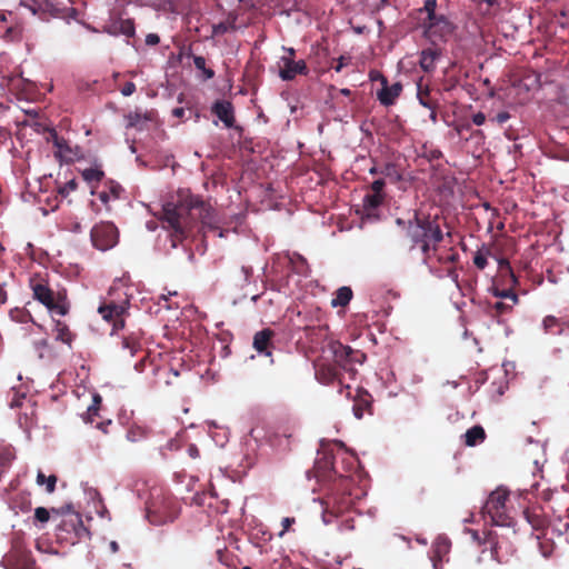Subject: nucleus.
<instances>
[{
	"instance_id": "c9c22d12",
	"label": "nucleus",
	"mask_w": 569,
	"mask_h": 569,
	"mask_svg": "<svg viewBox=\"0 0 569 569\" xmlns=\"http://www.w3.org/2000/svg\"><path fill=\"white\" fill-rule=\"evenodd\" d=\"M193 63L198 70L203 72V78L206 80L212 79L214 77V71L211 68L206 67V59L203 57L194 56Z\"/></svg>"
},
{
	"instance_id": "aec40b11",
	"label": "nucleus",
	"mask_w": 569,
	"mask_h": 569,
	"mask_svg": "<svg viewBox=\"0 0 569 569\" xmlns=\"http://www.w3.org/2000/svg\"><path fill=\"white\" fill-rule=\"evenodd\" d=\"M353 415L361 419L366 411L371 410V396L365 390H358L353 402Z\"/></svg>"
},
{
	"instance_id": "c85d7f7f",
	"label": "nucleus",
	"mask_w": 569,
	"mask_h": 569,
	"mask_svg": "<svg viewBox=\"0 0 569 569\" xmlns=\"http://www.w3.org/2000/svg\"><path fill=\"white\" fill-rule=\"evenodd\" d=\"M122 349L128 350L131 357L136 356L139 351L142 350V346L140 340L133 335H129L122 338L121 341Z\"/></svg>"
},
{
	"instance_id": "680f3d73",
	"label": "nucleus",
	"mask_w": 569,
	"mask_h": 569,
	"mask_svg": "<svg viewBox=\"0 0 569 569\" xmlns=\"http://www.w3.org/2000/svg\"><path fill=\"white\" fill-rule=\"evenodd\" d=\"M188 453L191 458H198L200 456L199 449L197 448L196 445H190L188 447Z\"/></svg>"
},
{
	"instance_id": "5fc2aeb1",
	"label": "nucleus",
	"mask_w": 569,
	"mask_h": 569,
	"mask_svg": "<svg viewBox=\"0 0 569 569\" xmlns=\"http://www.w3.org/2000/svg\"><path fill=\"white\" fill-rule=\"evenodd\" d=\"M486 121V114L483 112H477L472 116V122L476 126H482Z\"/></svg>"
},
{
	"instance_id": "69168bd1",
	"label": "nucleus",
	"mask_w": 569,
	"mask_h": 569,
	"mask_svg": "<svg viewBox=\"0 0 569 569\" xmlns=\"http://www.w3.org/2000/svg\"><path fill=\"white\" fill-rule=\"evenodd\" d=\"M172 114L177 118H181L183 117L184 114V109L183 108H176L172 110Z\"/></svg>"
},
{
	"instance_id": "4d7b16f0",
	"label": "nucleus",
	"mask_w": 569,
	"mask_h": 569,
	"mask_svg": "<svg viewBox=\"0 0 569 569\" xmlns=\"http://www.w3.org/2000/svg\"><path fill=\"white\" fill-rule=\"evenodd\" d=\"M148 358H149L148 355L144 353L143 357L134 365V369L138 372H142L144 370Z\"/></svg>"
},
{
	"instance_id": "4468645a",
	"label": "nucleus",
	"mask_w": 569,
	"mask_h": 569,
	"mask_svg": "<svg viewBox=\"0 0 569 569\" xmlns=\"http://www.w3.org/2000/svg\"><path fill=\"white\" fill-rule=\"evenodd\" d=\"M101 397L100 395H94L92 398V403L88 407L86 415L83 416V419L88 423H96V427L100 430H102L104 433L108 432V427L112 423L111 420L106 421H97V418H99V411L101 406Z\"/></svg>"
},
{
	"instance_id": "a211bd4d",
	"label": "nucleus",
	"mask_w": 569,
	"mask_h": 569,
	"mask_svg": "<svg viewBox=\"0 0 569 569\" xmlns=\"http://www.w3.org/2000/svg\"><path fill=\"white\" fill-rule=\"evenodd\" d=\"M523 516L535 530H543L548 526V519L540 507L526 509Z\"/></svg>"
},
{
	"instance_id": "f03ea898",
	"label": "nucleus",
	"mask_w": 569,
	"mask_h": 569,
	"mask_svg": "<svg viewBox=\"0 0 569 569\" xmlns=\"http://www.w3.org/2000/svg\"><path fill=\"white\" fill-rule=\"evenodd\" d=\"M315 472L318 481L323 482L326 490V495L321 498L322 520L329 525L351 508V489L355 481L351 476L337 470L336 458L331 453H325L317 460Z\"/></svg>"
},
{
	"instance_id": "f8f14e48",
	"label": "nucleus",
	"mask_w": 569,
	"mask_h": 569,
	"mask_svg": "<svg viewBox=\"0 0 569 569\" xmlns=\"http://www.w3.org/2000/svg\"><path fill=\"white\" fill-rule=\"evenodd\" d=\"M316 378L322 385L342 383V372L333 363H321L316 367Z\"/></svg>"
},
{
	"instance_id": "1a4fd4ad",
	"label": "nucleus",
	"mask_w": 569,
	"mask_h": 569,
	"mask_svg": "<svg viewBox=\"0 0 569 569\" xmlns=\"http://www.w3.org/2000/svg\"><path fill=\"white\" fill-rule=\"evenodd\" d=\"M129 302L122 303L114 301L103 302L99 306L98 312L103 320L112 323V330L118 331L124 328V317L128 315Z\"/></svg>"
},
{
	"instance_id": "0e129e2a",
	"label": "nucleus",
	"mask_w": 569,
	"mask_h": 569,
	"mask_svg": "<svg viewBox=\"0 0 569 569\" xmlns=\"http://www.w3.org/2000/svg\"><path fill=\"white\" fill-rule=\"evenodd\" d=\"M99 199L103 202V203H108L110 197H109V193L106 192V191H101L99 192Z\"/></svg>"
},
{
	"instance_id": "603ef678",
	"label": "nucleus",
	"mask_w": 569,
	"mask_h": 569,
	"mask_svg": "<svg viewBox=\"0 0 569 569\" xmlns=\"http://www.w3.org/2000/svg\"><path fill=\"white\" fill-rule=\"evenodd\" d=\"M493 309L496 311V316H500V315H503L505 312H507L508 310H510L511 306H509L505 302L498 301L493 305Z\"/></svg>"
},
{
	"instance_id": "ea45409f",
	"label": "nucleus",
	"mask_w": 569,
	"mask_h": 569,
	"mask_svg": "<svg viewBox=\"0 0 569 569\" xmlns=\"http://www.w3.org/2000/svg\"><path fill=\"white\" fill-rule=\"evenodd\" d=\"M436 8H437V0H426L425 6L420 11H423L427 13V21L430 22L431 20H435L438 16L436 14Z\"/></svg>"
},
{
	"instance_id": "79ce46f5",
	"label": "nucleus",
	"mask_w": 569,
	"mask_h": 569,
	"mask_svg": "<svg viewBox=\"0 0 569 569\" xmlns=\"http://www.w3.org/2000/svg\"><path fill=\"white\" fill-rule=\"evenodd\" d=\"M78 187L76 179H71L66 182L63 186H60L58 191L62 197L69 196L72 191H74Z\"/></svg>"
},
{
	"instance_id": "412c9836",
	"label": "nucleus",
	"mask_w": 569,
	"mask_h": 569,
	"mask_svg": "<svg viewBox=\"0 0 569 569\" xmlns=\"http://www.w3.org/2000/svg\"><path fill=\"white\" fill-rule=\"evenodd\" d=\"M54 156L56 158L64 161L67 163L73 162L77 158V152L71 148L69 142L61 138L60 140H54Z\"/></svg>"
},
{
	"instance_id": "39448f33",
	"label": "nucleus",
	"mask_w": 569,
	"mask_h": 569,
	"mask_svg": "<svg viewBox=\"0 0 569 569\" xmlns=\"http://www.w3.org/2000/svg\"><path fill=\"white\" fill-rule=\"evenodd\" d=\"M30 288L33 298L43 305L50 312L59 316H67L70 310L67 290L54 291L50 288L48 281L39 276L30 279Z\"/></svg>"
},
{
	"instance_id": "e433bc0d",
	"label": "nucleus",
	"mask_w": 569,
	"mask_h": 569,
	"mask_svg": "<svg viewBox=\"0 0 569 569\" xmlns=\"http://www.w3.org/2000/svg\"><path fill=\"white\" fill-rule=\"evenodd\" d=\"M10 317L13 321L20 323H27L33 321L32 315L28 310L14 309L10 311Z\"/></svg>"
},
{
	"instance_id": "0eeeda50",
	"label": "nucleus",
	"mask_w": 569,
	"mask_h": 569,
	"mask_svg": "<svg viewBox=\"0 0 569 569\" xmlns=\"http://www.w3.org/2000/svg\"><path fill=\"white\" fill-rule=\"evenodd\" d=\"M330 347L333 353V365H336L341 372L348 373L349 377L353 379L357 373L355 366L361 365L366 359V355L340 342H332Z\"/></svg>"
},
{
	"instance_id": "bb28decb",
	"label": "nucleus",
	"mask_w": 569,
	"mask_h": 569,
	"mask_svg": "<svg viewBox=\"0 0 569 569\" xmlns=\"http://www.w3.org/2000/svg\"><path fill=\"white\" fill-rule=\"evenodd\" d=\"M380 174L388 178L391 182H398L402 179V171L397 163L388 162L380 169Z\"/></svg>"
},
{
	"instance_id": "49530a36",
	"label": "nucleus",
	"mask_w": 569,
	"mask_h": 569,
	"mask_svg": "<svg viewBox=\"0 0 569 569\" xmlns=\"http://www.w3.org/2000/svg\"><path fill=\"white\" fill-rule=\"evenodd\" d=\"M495 295H496V297H499V298L510 299L513 305L518 302V296L511 289L501 290V291L497 290L495 292Z\"/></svg>"
},
{
	"instance_id": "7c9ffc66",
	"label": "nucleus",
	"mask_w": 569,
	"mask_h": 569,
	"mask_svg": "<svg viewBox=\"0 0 569 569\" xmlns=\"http://www.w3.org/2000/svg\"><path fill=\"white\" fill-rule=\"evenodd\" d=\"M56 332H57V340H60L61 342L63 343H67V345H70L72 339H73V335L72 332L70 331L69 327L67 323H64L63 321H56Z\"/></svg>"
},
{
	"instance_id": "9b49d317",
	"label": "nucleus",
	"mask_w": 569,
	"mask_h": 569,
	"mask_svg": "<svg viewBox=\"0 0 569 569\" xmlns=\"http://www.w3.org/2000/svg\"><path fill=\"white\" fill-rule=\"evenodd\" d=\"M450 548L451 542L447 537L439 536L436 538L430 549V559L433 569H441L442 562L447 559Z\"/></svg>"
},
{
	"instance_id": "c756f323",
	"label": "nucleus",
	"mask_w": 569,
	"mask_h": 569,
	"mask_svg": "<svg viewBox=\"0 0 569 569\" xmlns=\"http://www.w3.org/2000/svg\"><path fill=\"white\" fill-rule=\"evenodd\" d=\"M542 326L547 333L559 335L562 332V322L555 316L545 317Z\"/></svg>"
},
{
	"instance_id": "5701e85b",
	"label": "nucleus",
	"mask_w": 569,
	"mask_h": 569,
	"mask_svg": "<svg viewBox=\"0 0 569 569\" xmlns=\"http://www.w3.org/2000/svg\"><path fill=\"white\" fill-rule=\"evenodd\" d=\"M386 194H378L369 192L363 197V210L368 216H372L373 212L383 203Z\"/></svg>"
},
{
	"instance_id": "f704fd0d",
	"label": "nucleus",
	"mask_w": 569,
	"mask_h": 569,
	"mask_svg": "<svg viewBox=\"0 0 569 569\" xmlns=\"http://www.w3.org/2000/svg\"><path fill=\"white\" fill-rule=\"evenodd\" d=\"M439 243L440 242L418 241L417 244L420 246L425 261H428L431 258V252L437 254Z\"/></svg>"
},
{
	"instance_id": "c03bdc74",
	"label": "nucleus",
	"mask_w": 569,
	"mask_h": 569,
	"mask_svg": "<svg viewBox=\"0 0 569 569\" xmlns=\"http://www.w3.org/2000/svg\"><path fill=\"white\" fill-rule=\"evenodd\" d=\"M34 519L41 523H46L50 519V511L44 507H38L34 509Z\"/></svg>"
},
{
	"instance_id": "2f4dec72",
	"label": "nucleus",
	"mask_w": 569,
	"mask_h": 569,
	"mask_svg": "<svg viewBox=\"0 0 569 569\" xmlns=\"http://www.w3.org/2000/svg\"><path fill=\"white\" fill-rule=\"evenodd\" d=\"M81 176L83 180H86L88 183H99L103 177L104 172L100 168H87L81 172Z\"/></svg>"
},
{
	"instance_id": "9d476101",
	"label": "nucleus",
	"mask_w": 569,
	"mask_h": 569,
	"mask_svg": "<svg viewBox=\"0 0 569 569\" xmlns=\"http://www.w3.org/2000/svg\"><path fill=\"white\" fill-rule=\"evenodd\" d=\"M309 72L305 60H292L290 58H280L279 77L283 81L293 80L298 74L307 76Z\"/></svg>"
},
{
	"instance_id": "052dcab7",
	"label": "nucleus",
	"mask_w": 569,
	"mask_h": 569,
	"mask_svg": "<svg viewBox=\"0 0 569 569\" xmlns=\"http://www.w3.org/2000/svg\"><path fill=\"white\" fill-rule=\"evenodd\" d=\"M355 528V525H353V519H346L341 526H340V530H352Z\"/></svg>"
},
{
	"instance_id": "72a5a7b5",
	"label": "nucleus",
	"mask_w": 569,
	"mask_h": 569,
	"mask_svg": "<svg viewBox=\"0 0 569 569\" xmlns=\"http://www.w3.org/2000/svg\"><path fill=\"white\" fill-rule=\"evenodd\" d=\"M436 257L440 263H455L459 259L458 252L452 247L448 250L437 252Z\"/></svg>"
},
{
	"instance_id": "f257e3e1",
	"label": "nucleus",
	"mask_w": 569,
	"mask_h": 569,
	"mask_svg": "<svg viewBox=\"0 0 569 569\" xmlns=\"http://www.w3.org/2000/svg\"><path fill=\"white\" fill-rule=\"evenodd\" d=\"M161 221L163 228L171 230L173 248L191 233L198 222L203 229H217L214 211L211 206L189 190H179L177 201L167 202L162 207Z\"/></svg>"
},
{
	"instance_id": "20e7f679",
	"label": "nucleus",
	"mask_w": 569,
	"mask_h": 569,
	"mask_svg": "<svg viewBox=\"0 0 569 569\" xmlns=\"http://www.w3.org/2000/svg\"><path fill=\"white\" fill-rule=\"evenodd\" d=\"M51 511L61 517L57 525V537L59 540L76 545L82 540L89 539L90 531L84 527L81 515L73 511L70 505L61 509L52 508Z\"/></svg>"
},
{
	"instance_id": "13d9d810",
	"label": "nucleus",
	"mask_w": 569,
	"mask_h": 569,
	"mask_svg": "<svg viewBox=\"0 0 569 569\" xmlns=\"http://www.w3.org/2000/svg\"><path fill=\"white\" fill-rule=\"evenodd\" d=\"M47 132H48V137H47V140L48 141H51L53 144H54V140H60L61 137H59L58 132L56 131V129L53 128H48L47 129Z\"/></svg>"
},
{
	"instance_id": "423d86ee",
	"label": "nucleus",
	"mask_w": 569,
	"mask_h": 569,
	"mask_svg": "<svg viewBox=\"0 0 569 569\" xmlns=\"http://www.w3.org/2000/svg\"><path fill=\"white\" fill-rule=\"evenodd\" d=\"M508 500L509 491L506 488L499 487L493 490L482 507L485 519H489L496 526H511L512 518L509 516Z\"/></svg>"
},
{
	"instance_id": "bf43d9fd",
	"label": "nucleus",
	"mask_w": 569,
	"mask_h": 569,
	"mask_svg": "<svg viewBox=\"0 0 569 569\" xmlns=\"http://www.w3.org/2000/svg\"><path fill=\"white\" fill-rule=\"evenodd\" d=\"M110 192L112 193L113 198H119L120 193L122 192V188L120 184L111 182Z\"/></svg>"
},
{
	"instance_id": "6e6552de",
	"label": "nucleus",
	"mask_w": 569,
	"mask_h": 569,
	"mask_svg": "<svg viewBox=\"0 0 569 569\" xmlns=\"http://www.w3.org/2000/svg\"><path fill=\"white\" fill-rule=\"evenodd\" d=\"M90 238L94 248L106 251L118 243L119 230L112 222L101 221L92 227Z\"/></svg>"
},
{
	"instance_id": "a878e982",
	"label": "nucleus",
	"mask_w": 569,
	"mask_h": 569,
	"mask_svg": "<svg viewBox=\"0 0 569 569\" xmlns=\"http://www.w3.org/2000/svg\"><path fill=\"white\" fill-rule=\"evenodd\" d=\"M352 290L350 287H341L336 291L335 298L331 301L332 307H346L352 299Z\"/></svg>"
},
{
	"instance_id": "ddd939ff",
	"label": "nucleus",
	"mask_w": 569,
	"mask_h": 569,
	"mask_svg": "<svg viewBox=\"0 0 569 569\" xmlns=\"http://www.w3.org/2000/svg\"><path fill=\"white\" fill-rule=\"evenodd\" d=\"M274 337V331L270 328L262 329L253 336V348L254 350L266 357L271 356V350L273 348L272 339Z\"/></svg>"
},
{
	"instance_id": "58836bf2",
	"label": "nucleus",
	"mask_w": 569,
	"mask_h": 569,
	"mask_svg": "<svg viewBox=\"0 0 569 569\" xmlns=\"http://www.w3.org/2000/svg\"><path fill=\"white\" fill-rule=\"evenodd\" d=\"M292 263H293V269L297 273L305 274V276L308 274L309 266H308L307 260L302 256L296 254V258L292 259Z\"/></svg>"
},
{
	"instance_id": "338daca9",
	"label": "nucleus",
	"mask_w": 569,
	"mask_h": 569,
	"mask_svg": "<svg viewBox=\"0 0 569 569\" xmlns=\"http://www.w3.org/2000/svg\"><path fill=\"white\" fill-rule=\"evenodd\" d=\"M430 110V120L436 123L437 122V108H428Z\"/></svg>"
},
{
	"instance_id": "09e8293b",
	"label": "nucleus",
	"mask_w": 569,
	"mask_h": 569,
	"mask_svg": "<svg viewBox=\"0 0 569 569\" xmlns=\"http://www.w3.org/2000/svg\"><path fill=\"white\" fill-rule=\"evenodd\" d=\"M453 129L459 137H462L463 132H469L472 130L471 124L469 122L455 123Z\"/></svg>"
},
{
	"instance_id": "37998d69",
	"label": "nucleus",
	"mask_w": 569,
	"mask_h": 569,
	"mask_svg": "<svg viewBox=\"0 0 569 569\" xmlns=\"http://www.w3.org/2000/svg\"><path fill=\"white\" fill-rule=\"evenodd\" d=\"M487 542H489L491 545V553H492V557L498 561V562H502L500 556H499V542L498 541H495V538H493V533L490 531L488 532V536H487Z\"/></svg>"
},
{
	"instance_id": "6ab92c4d",
	"label": "nucleus",
	"mask_w": 569,
	"mask_h": 569,
	"mask_svg": "<svg viewBox=\"0 0 569 569\" xmlns=\"http://www.w3.org/2000/svg\"><path fill=\"white\" fill-rule=\"evenodd\" d=\"M440 57V51L436 48L423 49L420 53L419 66L425 72H432L436 69V61Z\"/></svg>"
},
{
	"instance_id": "e2e57ef3",
	"label": "nucleus",
	"mask_w": 569,
	"mask_h": 569,
	"mask_svg": "<svg viewBox=\"0 0 569 569\" xmlns=\"http://www.w3.org/2000/svg\"><path fill=\"white\" fill-rule=\"evenodd\" d=\"M283 50L286 51V56H283L282 58H290L292 60H295L296 58V50L293 48H283Z\"/></svg>"
},
{
	"instance_id": "8fccbe9b",
	"label": "nucleus",
	"mask_w": 569,
	"mask_h": 569,
	"mask_svg": "<svg viewBox=\"0 0 569 569\" xmlns=\"http://www.w3.org/2000/svg\"><path fill=\"white\" fill-rule=\"evenodd\" d=\"M296 522V519L292 518V517H286L282 519L281 521V527H282V530L281 532L279 533V536H283L284 532L289 531L291 526Z\"/></svg>"
},
{
	"instance_id": "3c124183",
	"label": "nucleus",
	"mask_w": 569,
	"mask_h": 569,
	"mask_svg": "<svg viewBox=\"0 0 569 569\" xmlns=\"http://www.w3.org/2000/svg\"><path fill=\"white\" fill-rule=\"evenodd\" d=\"M121 93L124 97H129L134 93L136 91V84L131 81L126 82L122 88L120 89Z\"/></svg>"
},
{
	"instance_id": "864d4df0",
	"label": "nucleus",
	"mask_w": 569,
	"mask_h": 569,
	"mask_svg": "<svg viewBox=\"0 0 569 569\" xmlns=\"http://www.w3.org/2000/svg\"><path fill=\"white\" fill-rule=\"evenodd\" d=\"M510 119V113L507 111L499 112L492 120L499 124H503Z\"/></svg>"
},
{
	"instance_id": "4c0bfd02",
	"label": "nucleus",
	"mask_w": 569,
	"mask_h": 569,
	"mask_svg": "<svg viewBox=\"0 0 569 569\" xmlns=\"http://www.w3.org/2000/svg\"><path fill=\"white\" fill-rule=\"evenodd\" d=\"M37 483L38 485H43L46 483L47 485V491L49 493L53 492L54 489H56V483H57V477L54 475H51L49 476L48 478L44 476V473H42L41 471L38 472L37 475Z\"/></svg>"
},
{
	"instance_id": "a19ab883",
	"label": "nucleus",
	"mask_w": 569,
	"mask_h": 569,
	"mask_svg": "<svg viewBox=\"0 0 569 569\" xmlns=\"http://www.w3.org/2000/svg\"><path fill=\"white\" fill-rule=\"evenodd\" d=\"M121 32L127 37H133L136 29L134 23L131 19L122 20L120 24Z\"/></svg>"
},
{
	"instance_id": "4be33fe9",
	"label": "nucleus",
	"mask_w": 569,
	"mask_h": 569,
	"mask_svg": "<svg viewBox=\"0 0 569 569\" xmlns=\"http://www.w3.org/2000/svg\"><path fill=\"white\" fill-rule=\"evenodd\" d=\"M417 98L425 108H438V100L432 97L429 86L423 84L422 81L417 83Z\"/></svg>"
},
{
	"instance_id": "6e6d98bb",
	"label": "nucleus",
	"mask_w": 569,
	"mask_h": 569,
	"mask_svg": "<svg viewBox=\"0 0 569 569\" xmlns=\"http://www.w3.org/2000/svg\"><path fill=\"white\" fill-rule=\"evenodd\" d=\"M160 42V38L157 33H149L146 37V43L149 46H156Z\"/></svg>"
},
{
	"instance_id": "7ed1b4c3",
	"label": "nucleus",
	"mask_w": 569,
	"mask_h": 569,
	"mask_svg": "<svg viewBox=\"0 0 569 569\" xmlns=\"http://www.w3.org/2000/svg\"><path fill=\"white\" fill-rule=\"evenodd\" d=\"M441 220L439 216L423 214L415 211L413 218L407 222L398 218L396 223L406 229L407 237L411 240L412 247L417 246L418 241L442 242L445 233L441 228Z\"/></svg>"
},
{
	"instance_id": "dca6fc26",
	"label": "nucleus",
	"mask_w": 569,
	"mask_h": 569,
	"mask_svg": "<svg viewBox=\"0 0 569 569\" xmlns=\"http://www.w3.org/2000/svg\"><path fill=\"white\" fill-rule=\"evenodd\" d=\"M426 24V33L429 38L438 37L443 39L448 34L452 32L451 23L443 17L439 16L435 20L430 22H425Z\"/></svg>"
},
{
	"instance_id": "cd10ccee",
	"label": "nucleus",
	"mask_w": 569,
	"mask_h": 569,
	"mask_svg": "<svg viewBox=\"0 0 569 569\" xmlns=\"http://www.w3.org/2000/svg\"><path fill=\"white\" fill-rule=\"evenodd\" d=\"M238 16L234 12H229L228 17L224 21L219 22L218 24L213 26L214 33H227L229 31H233L237 29L236 22H237Z\"/></svg>"
},
{
	"instance_id": "774afa93",
	"label": "nucleus",
	"mask_w": 569,
	"mask_h": 569,
	"mask_svg": "<svg viewBox=\"0 0 569 569\" xmlns=\"http://www.w3.org/2000/svg\"><path fill=\"white\" fill-rule=\"evenodd\" d=\"M109 548H110V550H111V552H112V553H116V552H118V551H119V545H118V542H117V541H111V542L109 543Z\"/></svg>"
},
{
	"instance_id": "473e14b6",
	"label": "nucleus",
	"mask_w": 569,
	"mask_h": 569,
	"mask_svg": "<svg viewBox=\"0 0 569 569\" xmlns=\"http://www.w3.org/2000/svg\"><path fill=\"white\" fill-rule=\"evenodd\" d=\"M490 254V250L482 247L481 249L477 250L473 256V264L480 269L483 270L488 264V256Z\"/></svg>"
},
{
	"instance_id": "393cba45",
	"label": "nucleus",
	"mask_w": 569,
	"mask_h": 569,
	"mask_svg": "<svg viewBox=\"0 0 569 569\" xmlns=\"http://www.w3.org/2000/svg\"><path fill=\"white\" fill-rule=\"evenodd\" d=\"M160 513H161V511L154 505H152L148 508V517L152 523L160 525V523H164L168 521L171 522L177 518L176 510H171L168 515H163V516Z\"/></svg>"
},
{
	"instance_id": "f3484780",
	"label": "nucleus",
	"mask_w": 569,
	"mask_h": 569,
	"mask_svg": "<svg viewBox=\"0 0 569 569\" xmlns=\"http://www.w3.org/2000/svg\"><path fill=\"white\" fill-rule=\"evenodd\" d=\"M211 111L214 116L223 122L227 128H232L234 124V111L230 101L218 100L213 103Z\"/></svg>"
},
{
	"instance_id": "2eb2a0df",
	"label": "nucleus",
	"mask_w": 569,
	"mask_h": 569,
	"mask_svg": "<svg viewBox=\"0 0 569 569\" xmlns=\"http://www.w3.org/2000/svg\"><path fill=\"white\" fill-rule=\"evenodd\" d=\"M381 83L382 88L378 91V100L386 107L392 106L400 96L402 86L400 82L388 86V81L385 77L381 78Z\"/></svg>"
},
{
	"instance_id": "b1692460",
	"label": "nucleus",
	"mask_w": 569,
	"mask_h": 569,
	"mask_svg": "<svg viewBox=\"0 0 569 569\" xmlns=\"http://www.w3.org/2000/svg\"><path fill=\"white\" fill-rule=\"evenodd\" d=\"M486 439L485 429L477 425L468 429L465 433V443L466 446L473 447L478 443H481Z\"/></svg>"
},
{
	"instance_id": "a18cd8bd",
	"label": "nucleus",
	"mask_w": 569,
	"mask_h": 569,
	"mask_svg": "<svg viewBox=\"0 0 569 569\" xmlns=\"http://www.w3.org/2000/svg\"><path fill=\"white\" fill-rule=\"evenodd\" d=\"M499 270L501 272L508 273L511 277L513 283L518 282L517 277H516V274H515V272H513V270H512V268L510 266V262L507 259H500L499 260Z\"/></svg>"
},
{
	"instance_id": "de8ad7c7",
	"label": "nucleus",
	"mask_w": 569,
	"mask_h": 569,
	"mask_svg": "<svg viewBox=\"0 0 569 569\" xmlns=\"http://www.w3.org/2000/svg\"><path fill=\"white\" fill-rule=\"evenodd\" d=\"M385 186H386V182L383 179H377L375 180L371 186H370V190L371 192L373 193H378V194H386L383 189H385Z\"/></svg>"
}]
</instances>
